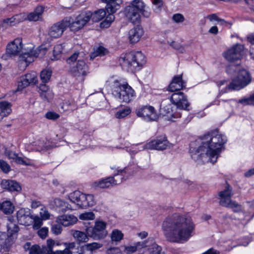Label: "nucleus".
Returning a JSON list of instances; mask_svg holds the SVG:
<instances>
[{
    "mask_svg": "<svg viewBox=\"0 0 254 254\" xmlns=\"http://www.w3.org/2000/svg\"><path fill=\"white\" fill-rule=\"evenodd\" d=\"M83 197L84 193L78 190L74 191L69 194L68 197L70 201L76 205V206L73 207L75 208V209L77 208L81 207V204L82 203V201L83 199Z\"/></svg>",
    "mask_w": 254,
    "mask_h": 254,
    "instance_id": "a878e982",
    "label": "nucleus"
},
{
    "mask_svg": "<svg viewBox=\"0 0 254 254\" xmlns=\"http://www.w3.org/2000/svg\"><path fill=\"white\" fill-rule=\"evenodd\" d=\"M112 95L120 102L129 103L135 97L134 90L124 81L115 80L112 85Z\"/></svg>",
    "mask_w": 254,
    "mask_h": 254,
    "instance_id": "423d86ee",
    "label": "nucleus"
},
{
    "mask_svg": "<svg viewBox=\"0 0 254 254\" xmlns=\"http://www.w3.org/2000/svg\"><path fill=\"white\" fill-rule=\"evenodd\" d=\"M82 203L81 208H86L88 207L93 206L95 203L94 196L92 194H86L84 193V197Z\"/></svg>",
    "mask_w": 254,
    "mask_h": 254,
    "instance_id": "c756f323",
    "label": "nucleus"
},
{
    "mask_svg": "<svg viewBox=\"0 0 254 254\" xmlns=\"http://www.w3.org/2000/svg\"><path fill=\"white\" fill-rule=\"evenodd\" d=\"M136 115L145 122H157L159 119L154 107L149 105L138 107L135 111Z\"/></svg>",
    "mask_w": 254,
    "mask_h": 254,
    "instance_id": "1a4fd4ad",
    "label": "nucleus"
},
{
    "mask_svg": "<svg viewBox=\"0 0 254 254\" xmlns=\"http://www.w3.org/2000/svg\"><path fill=\"white\" fill-rule=\"evenodd\" d=\"M220 102L224 103V106L228 110H229L232 109V104L235 102V101L233 99H229L227 100H221V101H219V103Z\"/></svg>",
    "mask_w": 254,
    "mask_h": 254,
    "instance_id": "052dcab7",
    "label": "nucleus"
},
{
    "mask_svg": "<svg viewBox=\"0 0 254 254\" xmlns=\"http://www.w3.org/2000/svg\"><path fill=\"white\" fill-rule=\"evenodd\" d=\"M31 145V149L42 153L45 152L52 148L50 142L45 139H40L33 142Z\"/></svg>",
    "mask_w": 254,
    "mask_h": 254,
    "instance_id": "b1692460",
    "label": "nucleus"
},
{
    "mask_svg": "<svg viewBox=\"0 0 254 254\" xmlns=\"http://www.w3.org/2000/svg\"><path fill=\"white\" fill-rule=\"evenodd\" d=\"M170 99L171 103L176 106V108L173 109L171 104L162 107L165 114L164 116L168 121L175 122L176 119L181 118V110L190 111L191 109L187 96L182 92H174L170 96Z\"/></svg>",
    "mask_w": 254,
    "mask_h": 254,
    "instance_id": "7ed1b4c3",
    "label": "nucleus"
},
{
    "mask_svg": "<svg viewBox=\"0 0 254 254\" xmlns=\"http://www.w3.org/2000/svg\"><path fill=\"white\" fill-rule=\"evenodd\" d=\"M90 17H69L64 19V23H67V28L71 31H77L81 29L90 20Z\"/></svg>",
    "mask_w": 254,
    "mask_h": 254,
    "instance_id": "4468645a",
    "label": "nucleus"
},
{
    "mask_svg": "<svg viewBox=\"0 0 254 254\" xmlns=\"http://www.w3.org/2000/svg\"><path fill=\"white\" fill-rule=\"evenodd\" d=\"M62 108L63 109L64 111H73L74 110V108L72 107V105L70 103L68 102H66L63 103V105L62 106Z\"/></svg>",
    "mask_w": 254,
    "mask_h": 254,
    "instance_id": "69168bd1",
    "label": "nucleus"
},
{
    "mask_svg": "<svg viewBox=\"0 0 254 254\" xmlns=\"http://www.w3.org/2000/svg\"><path fill=\"white\" fill-rule=\"evenodd\" d=\"M22 20L20 18H16L15 17H8L3 20L2 27L5 28L8 26H12L16 25L20 22Z\"/></svg>",
    "mask_w": 254,
    "mask_h": 254,
    "instance_id": "72a5a7b5",
    "label": "nucleus"
},
{
    "mask_svg": "<svg viewBox=\"0 0 254 254\" xmlns=\"http://www.w3.org/2000/svg\"><path fill=\"white\" fill-rule=\"evenodd\" d=\"M119 61L123 68L131 71L139 70L146 62L145 56L141 52L123 54Z\"/></svg>",
    "mask_w": 254,
    "mask_h": 254,
    "instance_id": "39448f33",
    "label": "nucleus"
},
{
    "mask_svg": "<svg viewBox=\"0 0 254 254\" xmlns=\"http://www.w3.org/2000/svg\"><path fill=\"white\" fill-rule=\"evenodd\" d=\"M1 185L3 189L10 191H18L21 190L19 184L15 181L4 180L2 181Z\"/></svg>",
    "mask_w": 254,
    "mask_h": 254,
    "instance_id": "cd10ccee",
    "label": "nucleus"
},
{
    "mask_svg": "<svg viewBox=\"0 0 254 254\" xmlns=\"http://www.w3.org/2000/svg\"><path fill=\"white\" fill-rule=\"evenodd\" d=\"M62 225L61 223L56 222V223L52 225L51 227V231L53 234L58 235L62 233L63 230Z\"/></svg>",
    "mask_w": 254,
    "mask_h": 254,
    "instance_id": "a18cd8bd",
    "label": "nucleus"
},
{
    "mask_svg": "<svg viewBox=\"0 0 254 254\" xmlns=\"http://www.w3.org/2000/svg\"><path fill=\"white\" fill-rule=\"evenodd\" d=\"M45 117L49 120H56L60 117V115L54 112H48L46 114Z\"/></svg>",
    "mask_w": 254,
    "mask_h": 254,
    "instance_id": "bf43d9fd",
    "label": "nucleus"
},
{
    "mask_svg": "<svg viewBox=\"0 0 254 254\" xmlns=\"http://www.w3.org/2000/svg\"><path fill=\"white\" fill-rule=\"evenodd\" d=\"M19 228L17 225L12 222H10L7 224V233L8 237H12L13 235L17 233Z\"/></svg>",
    "mask_w": 254,
    "mask_h": 254,
    "instance_id": "c9c22d12",
    "label": "nucleus"
},
{
    "mask_svg": "<svg viewBox=\"0 0 254 254\" xmlns=\"http://www.w3.org/2000/svg\"><path fill=\"white\" fill-rule=\"evenodd\" d=\"M141 248L145 249L150 254H165L164 252H162V248L154 242L152 238H149L142 242Z\"/></svg>",
    "mask_w": 254,
    "mask_h": 254,
    "instance_id": "a211bd4d",
    "label": "nucleus"
},
{
    "mask_svg": "<svg viewBox=\"0 0 254 254\" xmlns=\"http://www.w3.org/2000/svg\"><path fill=\"white\" fill-rule=\"evenodd\" d=\"M112 179L111 177H109L103 179H102L98 182H96L94 184L96 187L101 189H105L114 186L112 184Z\"/></svg>",
    "mask_w": 254,
    "mask_h": 254,
    "instance_id": "7c9ffc66",
    "label": "nucleus"
},
{
    "mask_svg": "<svg viewBox=\"0 0 254 254\" xmlns=\"http://www.w3.org/2000/svg\"><path fill=\"white\" fill-rule=\"evenodd\" d=\"M131 113V109L128 107L119 110L115 114L117 119H122L128 116Z\"/></svg>",
    "mask_w": 254,
    "mask_h": 254,
    "instance_id": "e433bc0d",
    "label": "nucleus"
},
{
    "mask_svg": "<svg viewBox=\"0 0 254 254\" xmlns=\"http://www.w3.org/2000/svg\"><path fill=\"white\" fill-rule=\"evenodd\" d=\"M109 53L107 49L102 46H95L93 52L90 55V60H93L97 57H102L106 55Z\"/></svg>",
    "mask_w": 254,
    "mask_h": 254,
    "instance_id": "c85d7f7f",
    "label": "nucleus"
},
{
    "mask_svg": "<svg viewBox=\"0 0 254 254\" xmlns=\"http://www.w3.org/2000/svg\"><path fill=\"white\" fill-rule=\"evenodd\" d=\"M79 218L83 220H93L95 218V215L92 212H87L81 214Z\"/></svg>",
    "mask_w": 254,
    "mask_h": 254,
    "instance_id": "3c124183",
    "label": "nucleus"
},
{
    "mask_svg": "<svg viewBox=\"0 0 254 254\" xmlns=\"http://www.w3.org/2000/svg\"><path fill=\"white\" fill-rule=\"evenodd\" d=\"M64 46V44H62L57 45L54 47L53 50L54 59L53 60H58L59 58V55L63 51Z\"/></svg>",
    "mask_w": 254,
    "mask_h": 254,
    "instance_id": "a19ab883",
    "label": "nucleus"
},
{
    "mask_svg": "<svg viewBox=\"0 0 254 254\" xmlns=\"http://www.w3.org/2000/svg\"><path fill=\"white\" fill-rule=\"evenodd\" d=\"M45 10V7L42 5L37 6L33 12H30L28 16H40Z\"/></svg>",
    "mask_w": 254,
    "mask_h": 254,
    "instance_id": "603ef678",
    "label": "nucleus"
},
{
    "mask_svg": "<svg viewBox=\"0 0 254 254\" xmlns=\"http://www.w3.org/2000/svg\"><path fill=\"white\" fill-rule=\"evenodd\" d=\"M141 243L142 242H138L135 246L125 247L124 252L126 254H130L135 252L137 248H141Z\"/></svg>",
    "mask_w": 254,
    "mask_h": 254,
    "instance_id": "37998d69",
    "label": "nucleus"
},
{
    "mask_svg": "<svg viewBox=\"0 0 254 254\" xmlns=\"http://www.w3.org/2000/svg\"><path fill=\"white\" fill-rule=\"evenodd\" d=\"M52 251L48 250L47 246H42L40 247V250L39 251V254H51Z\"/></svg>",
    "mask_w": 254,
    "mask_h": 254,
    "instance_id": "774afa93",
    "label": "nucleus"
},
{
    "mask_svg": "<svg viewBox=\"0 0 254 254\" xmlns=\"http://www.w3.org/2000/svg\"><path fill=\"white\" fill-rule=\"evenodd\" d=\"M238 103L244 105H254V94L248 98H243L240 99Z\"/></svg>",
    "mask_w": 254,
    "mask_h": 254,
    "instance_id": "c03bdc74",
    "label": "nucleus"
},
{
    "mask_svg": "<svg viewBox=\"0 0 254 254\" xmlns=\"http://www.w3.org/2000/svg\"><path fill=\"white\" fill-rule=\"evenodd\" d=\"M232 195V189L229 185L226 184L225 189L219 192L220 204L232 208L235 212H239L242 210V206L231 199Z\"/></svg>",
    "mask_w": 254,
    "mask_h": 254,
    "instance_id": "0eeeda50",
    "label": "nucleus"
},
{
    "mask_svg": "<svg viewBox=\"0 0 254 254\" xmlns=\"http://www.w3.org/2000/svg\"><path fill=\"white\" fill-rule=\"evenodd\" d=\"M0 110L4 116H8L11 112V104L7 101H0Z\"/></svg>",
    "mask_w": 254,
    "mask_h": 254,
    "instance_id": "2f4dec72",
    "label": "nucleus"
},
{
    "mask_svg": "<svg viewBox=\"0 0 254 254\" xmlns=\"http://www.w3.org/2000/svg\"><path fill=\"white\" fill-rule=\"evenodd\" d=\"M0 169L4 173H6L9 172L10 170V166L4 161L0 160Z\"/></svg>",
    "mask_w": 254,
    "mask_h": 254,
    "instance_id": "864d4df0",
    "label": "nucleus"
},
{
    "mask_svg": "<svg viewBox=\"0 0 254 254\" xmlns=\"http://www.w3.org/2000/svg\"><path fill=\"white\" fill-rule=\"evenodd\" d=\"M170 45L173 47L174 49L179 50L181 53H183L184 51V48L182 47L179 43H176L175 41H172L169 43Z\"/></svg>",
    "mask_w": 254,
    "mask_h": 254,
    "instance_id": "0e129e2a",
    "label": "nucleus"
},
{
    "mask_svg": "<svg viewBox=\"0 0 254 254\" xmlns=\"http://www.w3.org/2000/svg\"><path fill=\"white\" fill-rule=\"evenodd\" d=\"M79 53L77 52L74 53L73 54H72L70 57H69L66 60V62L67 64H71L74 62H75L78 57Z\"/></svg>",
    "mask_w": 254,
    "mask_h": 254,
    "instance_id": "680f3d73",
    "label": "nucleus"
},
{
    "mask_svg": "<svg viewBox=\"0 0 254 254\" xmlns=\"http://www.w3.org/2000/svg\"><path fill=\"white\" fill-rule=\"evenodd\" d=\"M14 206L10 201H5L0 205V209L5 214L12 213L14 210Z\"/></svg>",
    "mask_w": 254,
    "mask_h": 254,
    "instance_id": "473e14b6",
    "label": "nucleus"
},
{
    "mask_svg": "<svg viewBox=\"0 0 254 254\" xmlns=\"http://www.w3.org/2000/svg\"><path fill=\"white\" fill-rule=\"evenodd\" d=\"M40 96L44 100L49 101L54 97V94L51 90L45 92H40Z\"/></svg>",
    "mask_w": 254,
    "mask_h": 254,
    "instance_id": "8fccbe9b",
    "label": "nucleus"
},
{
    "mask_svg": "<svg viewBox=\"0 0 254 254\" xmlns=\"http://www.w3.org/2000/svg\"><path fill=\"white\" fill-rule=\"evenodd\" d=\"M106 227V222L102 220H96L94 227L87 229V232L94 240L103 239L107 235Z\"/></svg>",
    "mask_w": 254,
    "mask_h": 254,
    "instance_id": "9b49d317",
    "label": "nucleus"
},
{
    "mask_svg": "<svg viewBox=\"0 0 254 254\" xmlns=\"http://www.w3.org/2000/svg\"><path fill=\"white\" fill-rule=\"evenodd\" d=\"M37 81L36 73L35 72H31L27 73L20 78V81L18 82L17 90H21L24 88L30 85V84H35Z\"/></svg>",
    "mask_w": 254,
    "mask_h": 254,
    "instance_id": "aec40b11",
    "label": "nucleus"
},
{
    "mask_svg": "<svg viewBox=\"0 0 254 254\" xmlns=\"http://www.w3.org/2000/svg\"><path fill=\"white\" fill-rule=\"evenodd\" d=\"M252 81L249 72L246 69L239 70L236 77L232 80L227 87L228 90H239L249 85Z\"/></svg>",
    "mask_w": 254,
    "mask_h": 254,
    "instance_id": "6e6552de",
    "label": "nucleus"
},
{
    "mask_svg": "<svg viewBox=\"0 0 254 254\" xmlns=\"http://www.w3.org/2000/svg\"><path fill=\"white\" fill-rule=\"evenodd\" d=\"M49 230L47 227H44L39 230L38 234L42 239H45L48 236Z\"/></svg>",
    "mask_w": 254,
    "mask_h": 254,
    "instance_id": "6e6d98bb",
    "label": "nucleus"
},
{
    "mask_svg": "<svg viewBox=\"0 0 254 254\" xmlns=\"http://www.w3.org/2000/svg\"><path fill=\"white\" fill-rule=\"evenodd\" d=\"M70 72L72 76L82 81L84 76L89 72L88 67L84 61L79 59L76 65L71 68Z\"/></svg>",
    "mask_w": 254,
    "mask_h": 254,
    "instance_id": "2eb2a0df",
    "label": "nucleus"
},
{
    "mask_svg": "<svg viewBox=\"0 0 254 254\" xmlns=\"http://www.w3.org/2000/svg\"><path fill=\"white\" fill-rule=\"evenodd\" d=\"M74 239L79 243H85L88 240L86 234L80 231H75L73 234Z\"/></svg>",
    "mask_w": 254,
    "mask_h": 254,
    "instance_id": "f704fd0d",
    "label": "nucleus"
},
{
    "mask_svg": "<svg viewBox=\"0 0 254 254\" xmlns=\"http://www.w3.org/2000/svg\"><path fill=\"white\" fill-rule=\"evenodd\" d=\"M83 197L84 193L78 190L74 191L69 194L68 197L70 201L76 205V206L73 207L75 208V209L77 208L81 207V204L82 203V201L83 199Z\"/></svg>",
    "mask_w": 254,
    "mask_h": 254,
    "instance_id": "bb28decb",
    "label": "nucleus"
},
{
    "mask_svg": "<svg viewBox=\"0 0 254 254\" xmlns=\"http://www.w3.org/2000/svg\"><path fill=\"white\" fill-rule=\"evenodd\" d=\"M33 48L32 45L27 48L25 46L23 47L22 45V39L16 38L7 45L6 52L10 55H16L21 52L19 61L21 64H24L25 66H27L34 61L35 57H39L41 52L40 49L33 50Z\"/></svg>",
    "mask_w": 254,
    "mask_h": 254,
    "instance_id": "20e7f679",
    "label": "nucleus"
},
{
    "mask_svg": "<svg viewBox=\"0 0 254 254\" xmlns=\"http://www.w3.org/2000/svg\"><path fill=\"white\" fill-rule=\"evenodd\" d=\"M31 210L28 208H21L16 213V217L19 224L29 226L32 223Z\"/></svg>",
    "mask_w": 254,
    "mask_h": 254,
    "instance_id": "f3484780",
    "label": "nucleus"
},
{
    "mask_svg": "<svg viewBox=\"0 0 254 254\" xmlns=\"http://www.w3.org/2000/svg\"><path fill=\"white\" fill-rule=\"evenodd\" d=\"M40 250V246L37 245H33L30 249L29 254H39Z\"/></svg>",
    "mask_w": 254,
    "mask_h": 254,
    "instance_id": "338daca9",
    "label": "nucleus"
},
{
    "mask_svg": "<svg viewBox=\"0 0 254 254\" xmlns=\"http://www.w3.org/2000/svg\"><path fill=\"white\" fill-rule=\"evenodd\" d=\"M65 24H64V20L54 24L49 29L48 35L52 39L60 37L67 28V25Z\"/></svg>",
    "mask_w": 254,
    "mask_h": 254,
    "instance_id": "6ab92c4d",
    "label": "nucleus"
},
{
    "mask_svg": "<svg viewBox=\"0 0 254 254\" xmlns=\"http://www.w3.org/2000/svg\"><path fill=\"white\" fill-rule=\"evenodd\" d=\"M172 146V144L168 140L165 135L157 136L155 139L151 140L145 145L148 149L164 150Z\"/></svg>",
    "mask_w": 254,
    "mask_h": 254,
    "instance_id": "ddd939ff",
    "label": "nucleus"
},
{
    "mask_svg": "<svg viewBox=\"0 0 254 254\" xmlns=\"http://www.w3.org/2000/svg\"><path fill=\"white\" fill-rule=\"evenodd\" d=\"M148 8L142 0H133L131 5L126 7L124 13L126 16H144L148 14Z\"/></svg>",
    "mask_w": 254,
    "mask_h": 254,
    "instance_id": "9d476101",
    "label": "nucleus"
},
{
    "mask_svg": "<svg viewBox=\"0 0 254 254\" xmlns=\"http://www.w3.org/2000/svg\"><path fill=\"white\" fill-rule=\"evenodd\" d=\"M244 53V46L240 44H236L223 53L225 59L229 62L241 60Z\"/></svg>",
    "mask_w": 254,
    "mask_h": 254,
    "instance_id": "f8f14e48",
    "label": "nucleus"
},
{
    "mask_svg": "<svg viewBox=\"0 0 254 254\" xmlns=\"http://www.w3.org/2000/svg\"><path fill=\"white\" fill-rule=\"evenodd\" d=\"M64 245L65 247V249L64 250V254H72L70 250H72L75 247L76 244L74 242L64 243Z\"/></svg>",
    "mask_w": 254,
    "mask_h": 254,
    "instance_id": "09e8293b",
    "label": "nucleus"
},
{
    "mask_svg": "<svg viewBox=\"0 0 254 254\" xmlns=\"http://www.w3.org/2000/svg\"><path fill=\"white\" fill-rule=\"evenodd\" d=\"M144 34V30L142 27L137 25L136 26L131 29L128 33V38L131 43L138 42Z\"/></svg>",
    "mask_w": 254,
    "mask_h": 254,
    "instance_id": "5701e85b",
    "label": "nucleus"
},
{
    "mask_svg": "<svg viewBox=\"0 0 254 254\" xmlns=\"http://www.w3.org/2000/svg\"><path fill=\"white\" fill-rule=\"evenodd\" d=\"M50 207L59 213H64L68 210H74L70 204L60 198H55L49 202Z\"/></svg>",
    "mask_w": 254,
    "mask_h": 254,
    "instance_id": "dca6fc26",
    "label": "nucleus"
},
{
    "mask_svg": "<svg viewBox=\"0 0 254 254\" xmlns=\"http://www.w3.org/2000/svg\"><path fill=\"white\" fill-rule=\"evenodd\" d=\"M123 233L118 229L113 230L111 234V239L113 242H120L123 239Z\"/></svg>",
    "mask_w": 254,
    "mask_h": 254,
    "instance_id": "4c0bfd02",
    "label": "nucleus"
},
{
    "mask_svg": "<svg viewBox=\"0 0 254 254\" xmlns=\"http://www.w3.org/2000/svg\"><path fill=\"white\" fill-rule=\"evenodd\" d=\"M52 71L50 69H44L41 72L40 78L42 83L48 82L51 76Z\"/></svg>",
    "mask_w": 254,
    "mask_h": 254,
    "instance_id": "58836bf2",
    "label": "nucleus"
},
{
    "mask_svg": "<svg viewBox=\"0 0 254 254\" xmlns=\"http://www.w3.org/2000/svg\"><path fill=\"white\" fill-rule=\"evenodd\" d=\"M111 169L115 170L114 176L112 177V184L114 186L119 185L123 182L124 180L127 179L128 175L127 172V168H125L124 169H119V167L116 166L111 167Z\"/></svg>",
    "mask_w": 254,
    "mask_h": 254,
    "instance_id": "412c9836",
    "label": "nucleus"
},
{
    "mask_svg": "<svg viewBox=\"0 0 254 254\" xmlns=\"http://www.w3.org/2000/svg\"><path fill=\"white\" fill-rule=\"evenodd\" d=\"M33 228L35 230L39 229L43 225V219L38 215L32 216Z\"/></svg>",
    "mask_w": 254,
    "mask_h": 254,
    "instance_id": "ea45409f",
    "label": "nucleus"
},
{
    "mask_svg": "<svg viewBox=\"0 0 254 254\" xmlns=\"http://www.w3.org/2000/svg\"><path fill=\"white\" fill-rule=\"evenodd\" d=\"M5 154L9 159H12L13 161L16 158L17 155L15 152L8 149L5 150Z\"/></svg>",
    "mask_w": 254,
    "mask_h": 254,
    "instance_id": "e2e57ef3",
    "label": "nucleus"
},
{
    "mask_svg": "<svg viewBox=\"0 0 254 254\" xmlns=\"http://www.w3.org/2000/svg\"><path fill=\"white\" fill-rule=\"evenodd\" d=\"M76 252L79 254H89L87 244L78 246Z\"/></svg>",
    "mask_w": 254,
    "mask_h": 254,
    "instance_id": "13d9d810",
    "label": "nucleus"
},
{
    "mask_svg": "<svg viewBox=\"0 0 254 254\" xmlns=\"http://www.w3.org/2000/svg\"><path fill=\"white\" fill-rule=\"evenodd\" d=\"M40 216L43 220H47L50 218L51 214L46 207L43 206L40 209Z\"/></svg>",
    "mask_w": 254,
    "mask_h": 254,
    "instance_id": "de8ad7c7",
    "label": "nucleus"
},
{
    "mask_svg": "<svg viewBox=\"0 0 254 254\" xmlns=\"http://www.w3.org/2000/svg\"><path fill=\"white\" fill-rule=\"evenodd\" d=\"M195 225L187 215L174 214L167 217L163 222L162 229L168 241L184 243L193 235Z\"/></svg>",
    "mask_w": 254,
    "mask_h": 254,
    "instance_id": "f03ea898",
    "label": "nucleus"
},
{
    "mask_svg": "<svg viewBox=\"0 0 254 254\" xmlns=\"http://www.w3.org/2000/svg\"><path fill=\"white\" fill-rule=\"evenodd\" d=\"M227 141L226 136L217 131L204 135L198 148L193 147V143L190 144L191 157L199 164L207 162L214 164L217 162Z\"/></svg>",
    "mask_w": 254,
    "mask_h": 254,
    "instance_id": "f257e3e1",
    "label": "nucleus"
},
{
    "mask_svg": "<svg viewBox=\"0 0 254 254\" xmlns=\"http://www.w3.org/2000/svg\"><path fill=\"white\" fill-rule=\"evenodd\" d=\"M186 86V82L183 80L182 75L175 76L168 86V90L172 92L180 91Z\"/></svg>",
    "mask_w": 254,
    "mask_h": 254,
    "instance_id": "4be33fe9",
    "label": "nucleus"
},
{
    "mask_svg": "<svg viewBox=\"0 0 254 254\" xmlns=\"http://www.w3.org/2000/svg\"><path fill=\"white\" fill-rule=\"evenodd\" d=\"M77 221L76 217L72 214L62 215L57 217L56 222L61 223L63 226L73 225Z\"/></svg>",
    "mask_w": 254,
    "mask_h": 254,
    "instance_id": "393cba45",
    "label": "nucleus"
},
{
    "mask_svg": "<svg viewBox=\"0 0 254 254\" xmlns=\"http://www.w3.org/2000/svg\"><path fill=\"white\" fill-rule=\"evenodd\" d=\"M89 254H91L93 252L103 247V244L99 243L93 242L87 244Z\"/></svg>",
    "mask_w": 254,
    "mask_h": 254,
    "instance_id": "79ce46f5",
    "label": "nucleus"
},
{
    "mask_svg": "<svg viewBox=\"0 0 254 254\" xmlns=\"http://www.w3.org/2000/svg\"><path fill=\"white\" fill-rule=\"evenodd\" d=\"M106 18L100 23V27L102 28L109 27L114 21L115 17H105Z\"/></svg>",
    "mask_w": 254,
    "mask_h": 254,
    "instance_id": "49530a36",
    "label": "nucleus"
},
{
    "mask_svg": "<svg viewBox=\"0 0 254 254\" xmlns=\"http://www.w3.org/2000/svg\"><path fill=\"white\" fill-rule=\"evenodd\" d=\"M208 17L209 18V20L210 21H217V24H220L221 25H227V24L232 25V22H228L225 21L224 19H220L219 18V17L214 16V17Z\"/></svg>",
    "mask_w": 254,
    "mask_h": 254,
    "instance_id": "5fc2aeb1",
    "label": "nucleus"
},
{
    "mask_svg": "<svg viewBox=\"0 0 254 254\" xmlns=\"http://www.w3.org/2000/svg\"><path fill=\"white\" fill-rule=\"evenodd\" d=\"M153 5L156 6L155 11L156 12L159 11L163 5V0H151Z\"/></svg>",
    "mask_w": 254,
    "mask_h": 254,
    "instance_id": "4d7b16f0",
    "label": "nucleus"
}]
</instances>
